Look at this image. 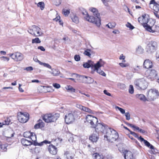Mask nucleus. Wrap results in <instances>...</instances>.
Wrapping results in <instances>:
<instances>
[{
	"mask_svg": "<svg viewBox=\"0 0 159 159\" xmlns=\"http://www.w3.org/2000/svg\"><path fill=\"white\" fill-rule=\"evenodd\" d=\"M143 16L142 17H139L138 18V21L139 23L143 25Z\"/></svg>",
	"mask_w": 159,
	"mask_h": 159,
	"instance_id": "obj_56",
	"label": "nucleus"
},
{
	"mask_svg": "<svg viewBox=\"0 0 159 159\" xmlns=\"http://www.w3.org/2000/svg\"><path fill=\"white\" fill-rule=\"evenodd\" d=\"M148 44L150 46H151L156 50L157 49V43L155 41H151Z\"/></svg>",
	"mask_w": 159,
	"mask_h": 159,
	"instance_id": "obj_28",
	"label": "nucleus"
},
{
	"mask_svg": "<svg viewBox=\"0 0 159 159\" xmlns=\"http://www.w3.org/2000/svg\"><path fill=\"white\" fill-rule=\"evenodd\" d=\"M156 60L159 61V51H158L157 52L156 54Z\"/></svg>",
	"mask_w": 159,
	"mask_h": 159,
	"instance_id": "obj_59",
	"label": "nucleus"
},
{
	"mask_svg": "<svg viewBox=\"0 0 159 159\" xmlns=\"http://www.w3.org/2000/svg\"><path fill=\"white\" fill-rule=\"evenodd\" d=\"M39 64L42 66H43L44 67H46L50 69H52L51 66L48 64L46 63L42 62L41 61H39Z\"/></svg>",
	"mask_w": 159,
	"mask_h": 159,
	"instance_id": "obj_34",
	"label": "nucleus"
},
{
	"mask_svg": "<svg viewBox=\"0 0 159 159\" xmlns=\"http://www.w3.org/2000/svg\"><path fill=\"white\" fill-rule=\"evenodd\" d=\"M106 135L104 136V138H106L107 140L109 141H115L118 138L117 133L114 129L110 128H108L105 133Z\"/></svg>",
	"mask_w": 159,
	"mask_h": 159,
	"instance_id": "obj_2",
	"label": "nucleus"
},
{
	"mask_svg": "<svg viewBox=\"0 0 159 159\" xmlns=\"http://www.w3.org/2000/svg\"><path fill=\"white\" fill-rule=\"evenodd\" d=\"M74 59L75 61H78L80 60V57L79 55H75L74 56Z\"/></svg>",
	"mask_w": 159,
	"mask_h": 159,
	"instance_id": "obj_53",
	"label": "nucleus"
},
{
	"mask_svg": "<svg viewBox=\"0 0 159 159\" xmlns=\"http://www.w3.org/2000/svg\"><path fill=\"white\" fill-rule=\"evenodd\" d=\"M37 5L38 7H40V9L42 10H43L44 8V4L43 2H39Z\"/></svg>",
	"mask_w": 159,
	"mask_h": 159,
	"instance_id": "obj_40",
	"label": "nucleus"
},
{
	"mask_svg": "<svg viewBox=\"0 0 159 159\" xmlns=\"http://www.w3.org/2000/svg\"><path fill=\"white\" fill-rule=\"evenodd\" d=\"M73 22L75 24H78L79 23V19L78 16L76 15H73V16L71 17Z\"/></svg>",
	"mask_w": 159,
	"mask_h": 159,
	"instance_id": "obj_29",
	"label": "nucleus"
},
{
	"mask_svg": "<svg viewBox=\"0 0 159 159\" xmlns=\"http://www.w3.org/2000/svg\"><path fill=\"white\" fill-rule=\"evenodd\" d=\"M86 120L91 125V127L95 128L96 131L100 132L105 133L107 129L109 128L104 123H98V119L96 117L90 115H88L86 116Z\"/></svg>",
	"mask_w": 159,
	"mask_h": 159,
	"instance_id": "obj_1",
	"label": "nucleus"
},
{
	"mask_svg": "<svg viewBox=\"0 0 159 159\" xmlns=\"http://www.w3.org/2000/svg\"><path fill=\"white\" fill-rule=\"evenodd\" d=\"M1 58H3V60L4 61H9V57H1Z\"/></svg>",
	"mask_w": 159,
	"mask_h": 159,
	"instance_id": "obj_62",
	"label": "nucleus"
},
{
	"mask_svg": "<svg viewBox=\"0 0 159 159\" xmlns=\"http://www.w3.org/2000/svg\"><path fill=\"white\" fill-rule=\"evenodd\" d=\"M134 85L139 90L146 89L148 86V83L144 78L138 79L134 81Z\"/></svg>",
	"mask_w": 159,
	"mask_h": 159,
	"instance_id": "obj_4",
	"label": "nucleus"
},
{
	"mask_svg": "<svg viewBox=\"0 0 159 159\" xmlns=\"http://www.w3.org/2000/svg\"><path fill=\"white\" fill-rule=\"evenodd\" d=\"M7 144H1L0 145L1 151L2 152H6L7 150Z\"/></svg>",
	"mask_w": 159,
	"mask_h": 159,
	"instance_id": "obj_33",
	"label": "nucleus"
},
{
	"mask_svg": "<svg viewBox=\"0 0 159 159\" xmlns=\"http://www.w3.org/2000/svg\"><path fill=\"white\" fill-rule=\"evenodd\" d=\"M143 49L140 46H139L136 49V52L138 54H141L143 52Z\"/></svg>",
	"mask_w": 159,
	"mask_h": 159,
	"instance_id": "obj_39",
	"label": "nucleus"
},
{
	"mask_svg": "<svg viewBox=\"0 0 159 159\" xmlns=\"http://www.w3.org/2000/svg\"><path fill=\"white\" fill-rule=\"evenodd\" d=\"M116 25L115 23H109L108 24L106 25V26H107L108 28L112 29L114 28Z\"/></svg>",
	"mask_w": 159,
	"mask_h": 159,
	"instance_id": "obj_42",
	"label": "nucleus"
},
{
	"mask_svg": "<svg viewBox=\"0 0 159 159\" xmlns=\"http://www.w3.org/2000/svg\"><path fill=\"white\" fill-rule=\"evenodd\" d=\"M104 64V62L102 60L100 59L96 64H95L94 67L97 73L103 76H105L106 75V74L100 68V67L103 66Z\"/></svg>",
	"mask_w": 159,
	"mask_h": 159,
	"instance_id": "obj_8",
	"label": "nucleus"
},
{
	"mask_svg": "<svg viewBox=\"0 0 159 159\" xmlns=\"http://www.w3.org/2000/svg\"><path fill=\"white\" fill-rule=\"evenodd\" d=\"M98 139V134L97 133L93 134L89 138V140L93 142H96Z\"/></svg>",
	"mask_w": 159,
	"mask_h": 159,
	"instance_id": "obj_21",
	"label": "nucleus"
},
{
	"mask_svg": "<svg viewBox=\"0 0 159 159\" xmlns=\"http://www.w3.org/2000/svg\"><path fill=\"white\" fill-rule=\"evenodd\" d=\"M15 61H22L24 58V55L20 52H16L12 53H10L8 55Z\"/></svg>",
	"mask_w": 159,
	"mask_h": 159,
	"instance_id": "obj_9",
	"label": "nucleus"
},
{
	"mask_svg": "<svg viewBox=\"0 0 159 159\" xmlns=\"http://www.w3.org/2000/svg\"><path fill=\"white\" fill-rule=\"evenodd\" d=\"M82 110L84 111L87 112L89 113H93V111L91 109H90L88 107H86L84 106V107H83Z\"/></svg>",
	"mask_w": 159,
	"mask_h": 159,
	"instance_id": "obj_35",
	"label": "nucleus"
},
{
	"mask_svg": "<svg viewBox=\"0 0 159 159\" xmlns=\"http://www.w3.org/2000/svg\"><path fill=\"white\" fill-rule=\"evenodd\" d=\"M94 65L93 61L91 60H88L87 62L84 63L83 65L84 68H89L90 67H94Z\"/></svg>",
	"mask_w": 159,
	"mask_h": 159,
	"instance_id": "obj_18",
	"label": "nucleus"
},
{
	"mask_svg": "<svg viewBox=\"0 0 159 159\" xmlns=\"http://www.w3.org/2000/svg\"><path fill=\"white\" fill-rule=\"evenodd\" d=\"M75 120L74 114L73 113H69L65 116V121L66 123L69 124L73 122Z\"/></svg>",
	"mask_w": 159,
	"mask_h": 159,
	"instance_id": "obj_12",
	"label": "nucleus"
},
{
	"mask_svg": "<svg viewBox=\"0 0 159 159\" xmlns=\"http://www.w3.org/2000/svg\"><path fill=\"white\" fill-rule=\"evenodd\" d=\"M152 150H151L149 152L151 154H156L157 152V150L154 147V148L153 149H151Z\"/></svg>",
	"mask_w": 159,
	"mask_h": 159,
	"instance_id": "obj_49",
	"label": "nucleus"
},
{
	"mask_svg": "<svg viewBox=\"0 0 159 159\" xmlns=\"http://www.w3.org/2000/svg\"><path fill=\"white\" fill-rule=\"evenodd\" d=\"M21 142L23 146L26 147L30 146L32 143V142L30 140H27L24 138L21 139Z\"/></svg>",
	"mask_w": 159,
	"mask_h": 159,
	"instance_id": "obj_20",
	"label": "nucleus"
},
{
	"mask_svg": "<svg viewBox=\"0 0 159 159\" xmlns=\"http://www.w3.org/2000/svg\"><path fill=\"white\" fill-rule=\"evenodd\" d=\"M76 107L77 108L81 109V110H82L83 107H84V106H82V105L80 104H77L76 105Z\"/></svg>",
	"mask_w": 159,
	"mask_h": 159,
	"instance_id": "obj_64",
	"label": "nucleus"
},
{
	"mask_svg": "<svg viewBox=\"0 0 159 159\" xmlns=\"http://www.w3.org/2000/svg\"><path fill=\"white\" fill-rule=\"evenodd\" d=\"M118 87L121 89H124L126 88L125 85L121 83H118L117 84Z\"/></svg>",
	"mask_w": 159,
	"mask_h": 159,
	"instance_id": "obj_41",
	"label": "nucleus"
},
{
	"mask_svg": "<svg viewBox=\"0 0 159 159\" xmlns=\"http://www.w3.org/2000/svg\"><path fill=\"white\" fill-rule=\"evenodd\" d=\"M146 74L148 75V78L152 80L156 79L157 75L156 71L154 70H148L146 72Z\"/></svg>",
	"mask_w": 159,
	"mask_h": 159,
	"instance_id": "obj_11",
	"label": "nucleus"
},
{
	"mask_svg": "<svg viewBox=\"0 0 159 159\" xmlns=\"http://www.w3.org/2000/svg\"><path fill=\"white\" fill-rule=\"evenodd\" d=\"M38 48L41 51H45V49L42 46H39L38 47Z\"/></svg>",
	"mask_w": 159,
	"mask_h": 159,
	"instance_id": "obj_63",
	"label": "nucleus"
},
{
	"mask_svg": "<svg viewBox=\"0 0 159 159\" xmlns=\"http://www.w3.org/2000/svg\"><path fill=\"white\" fill-rule=\"evenodd\" d=\"M152 9L155 12L159 11V4L157 3L152 6Z\"/></svg>",
	"mask_w": 159,
	"mask_h": 159,
	"instance_id": "obj_37",
	"label": "nucleus"
},
{
	"mask_svg": "<svg viewBox=\"0 0 159 159\" xmlns=\"http://www.w3.org/2000/svg\"><path fill=\"white\" fill-rule=\"evenodd\" d=\"M119 65L122 67H125L129 66V64L128 63H124L123 62H121L119 63Z\"/></svg>",
	"mask_w": 159,
	"mask_h": 159,
	"instance_id": "obj_45",
	"label": "nucleus"
},
{
	"mask_svg": "<svg viewBox=\"0 0 159 159\" xmlns=\"http://www.w3.org/2000/svg\"><path fill=\"white\" fill-rule=\"evenodd\" d=\"M43 144V142H41L40 143H38L37 142H34V145L35 146H42Z\"/></svg>",
	"mask_w": 159,
	"mask_h": 159,
	"instance_id": "obj_58",
	"label": "nucleus"
},
{
	"mask_svg": "<svg viewBox=\"0 0 159 159\" xmlns=\"http://www.w3.org/2000/svg\"><path fill=\"white\" fill-rule=\"evenodd\" d=\"M103 93L107 95V96H111V93L109 92H108L107 91V90H104L103 91Z\"/></svg>",
	"mask_w": 159,
	"mask_h": 159,
	"instance_id": "obj_61",
	"label": "nucleus"
},
{
	"mask_svg": "<svg viewBox=\"0 0 159 159\" xmlns=\"http://www.w3.org/2000/svg\"><path fill=\"white\" fill-rule=\"evenodd\" d=\"M74 75H75L77 78V80H78L79 82H80L84 83V80H85L86 76L83 75H80L75 74H74Z\"/></svg>",
	"mask_w": 159,
	"mask_h": 159,
	"instance_id": "obj_22",
	"label": "nucleus"
},
{
	"mask_svg": "<svg viewBox=\"0 0 159 159\" xmlns=\"http://www.w3.org/2000/svg\"><path fill=\"white\" fill-rule=\"evenodd\" d=\"M31 133L30 131L25 132L23 134V136L25 137L29 138L31 135Z\"/></svg>",
	"mask_w": 159,
	"mask_h": 159,
	"instance_id": "obj_44",
	"label": "nucleus"
},
{
	"mask_svg": "<svg viewBox=\"0 0 159 159\" xmlns=\"http://www.w3.org/2000/svg\"><path fill=\"white\" fill-rule=\"evenodd\" d=\"M115 108L116 110L118 109V110L119 111H120V112L122 114H124L125 113V110H124V109H123L120 107H119L118 106H116Z\"/></svg>",
	"mask_w": 159,
	"mask_h": 159,
	"instance_id": "obj_47",
	"label": "nucleus"
},
{
	"mask_svg": "<svg viewBox=\"0 0 159 159\" xmlns=\"http://www.w3.org/2000/svg\"><path fill=\"white\" fill-rule=\"evenodd\" d=\"M139 138L140 141L141 142H143L145 145L147 147L151 149H153L154 148V146L150 144L148 142L145 140L141 136H140Z\"/></svg>",
	"mask_w": 159,
	"mask_h": 159,
	"instance_id": "obj_19",
	"label": "nucleus"
},
{
	"mask_svg": "<svg viewBox=\"0 0 159 159\" xmlns=\"http://www.w3.org/2000/svg\"><path fill=\"white\" fill-rule=\"evenodd\" d=\"M48 150L49 152L52 155H55L57 154V148L52 144L48 146Z\"/></svg>",
	"mask_w": 159,
	"mask_h": 159,
	"instance_id": "obj_16",
	"label": "nucleus"
},
{
	"mask_svg": "<svg viewBox=\"0 0 159 159\" xmlns=\"http://www.w3.org/2000/svg\"><path fill=\"white\" fill-rule=\"evenodd\" d=\"M11 122L10 119L8 118L6 119L3 123V125H8L10 124Z\"/></svg>",
	"mask_w": 159,
	"mask_h": 159,
	"instance_id": "obj_51",
	"label": "nucleus"
},
{
	"mask_svg": "<svg viewBox=\"0 0 159 159\" xmlns=\"http://www.w3.org/2000/svg\"><path fill=\"white\" fill-rule=\"evenodd\" d=\"M143 27L145 28L144 25H145L146 24H147L148 20H149V19H148V18L147 17H146L145 15V16H143Z\"/></svg>",
	"mask_w": 159,
	"mask_h": 159,
	"instance_id": "obj_32",
	"label": "nucleus"
},
{
	"mask_svg": "<svg viewBox=\"0 0 159 159\" xmlns=\"http://www.w3.org/2000/svg\"><path fill=\"white\" fill-rule=\"evenodd\" d=\"M41 29L38 26L33 25L28 30V32L35 37H38L41 36L43 33L40 31Z\"/></svg>",
	"mask_w": 159,
	"mask_h": 159,
	"instance_id": "obj_7",
	"label": "nucleus"
},
{
	"mask_svg": "<svg viewBox=\"0 0 159 159\" xmlns=\"http://www.w3.org/2000/svg\"><path fill=\"white\" fill-rule=\"evenodd\" d=\"M125 116L126 117V119L127 120H129L130 119V115L129 112H126L125 113Z\"/></svg>",
	"mask_w": 159,
	"mask_h": 159,
	"instance_id": "obj_54",
	"label": "nucleus"
},
{
	"mask_svg": "<svg viewBox=\"0 0 159 159\" xmlns=\"http://www.w3.org/2000/svg\"><path fill=\"white\" fill-rule=\"evenodd\" d=\"M154 25V21L151 20L149 19L148 23L145 25H144L145 29L147 31L151 32H154L152 29V28Z\"/></svg>",
	"mask_w": 159,
	"mask_h": 159,
	"instance_id": "obj_13",
	"label": "nucleus"
},
{
	"mask_svg": "<svg viewBox=\"0 0 159 159\" xmlns=\"http://www.w3.org/2000/svg\"><path fill=\"white\" fill-rule=\"evenodd\" d=\"M59 116L58 113L46 114L43 116V119L46 122H52L56 121Z\"/></svg>",
	"mask_w": 159,
	"mask_h": 159,
	"instance_id": "obj_5",
	"label": "nucleus"
},
{
	"mask_svg": "<svg viewBox=\"0 0 159 159\" xmlns=\"http://www.w3.org/2000/svg\"><path fill=\"white\" fill-rule=\"evenodd\" d=\"M90 50L88 49L86 50H85L84 51V54L86 56H88L89 57L91 55V54H90Z\"/></svg>",
	"mask_w": 159,
	"mask_h": 159,
	"instance_id": "obj_46",
	"label": "nucleus"
},
{
	"mask_svg": "<svg viewBox=\"0 0 159 159\" xmlns=\"http://www.w3.org/2000/svg\"><path fill=\"white\" fill-rule=\"evenodd\" d=\"M159 92L155 89H151L149 90L147 93V96L149 101H154L158 98Z\"/></svg>",
	"mask_w": 159,
	"mask_h": 159,
	"instance_id": "obj_6",
	"label": "nucleus"
},
{
	"mask_svg": "<svg viewBox=\"0 0 159 159\" xmlns=\"http://www.w3.org/2000/svg\"><path fill=\"white\" fill-rule=\"evenodd\" d=\"M66 89L68 92H71V93L75 92V89L73 88V87L70 85H67L66 87Z\"/></svg>",
	"mask_w": 159,
	"mask_h": 159,
	"instance_id": "obj_30",
	"label": "nucleus"
},
{
	"mask_svg": "<svg viewBox=\"0 0 159 159\" xmlns=\"http://www.w3.org/2000/svg\"><path fill=\"white\" fill-rule=\"evenodd\" d=\"M129 92L131 94H133L134 92L133 86L132 85H129Z\"/></svg>",
	"mask_w": 159,
	"mask_h": 159,
	"instance_id": "obj_48",
	"label": "nucleus"
},
{
	"mask_svg": "<svg viewBox=\"0 0 159 159\" xmlns=\"http://www.w3.org/2000/svg\"><path fill=\"white\" fill-rule=\"evenodd\" d=\"M143 66L144 68L146 69L151 68L152 66V63L150 60L146 59L144 61Z\"/></svg>",
	"mask_w": 159,
	"mask_h": 159,
	"instance_id": "obj_17",
	"label": "nucleus"
},
{
	"mask_svg": "<svg viewBox=\"0 0 159 159\" xmlns=\"http://www.w3.org/2000/svg\"><path fill=\"white\" fill-rule=\"evenodd\" d=\"M136 97L141 101L144 102H146V101H149V100L147 99L143 94H137L136 95Z\"/></svg>",
	"mask_w": 159,
	"mask_h": 159,
	"instance_id": "obj_24",
	"label": "nucleus"
},
{
	"mask_svg": "<svg viewBox=\"0 0 159 159\" xmlns=\"http://www.w3.org/2000/svg\"><path fill=\"white\" fill-rule=\"evenodd\" d=\"M146 50L148 53H151L154 52L156 50L148 44L146 48Z\"/></svg>",
	"mask_w": 159,
	"mask_h": 159,
	"instance_id": "obj_25",
	"label": "nucleus"
},
{
	"mask_svg": "<svg viewBox=\"0 0 159 159\" xmlns=\"http://www.w3.org/2000/svg\"><path fill=\"white\" fill-rule=\"evenodd\" d=\"M66 154L67 157V158L68 159H72L73 158V157L70 155V154H69L68 152H66Z\"/></svg>",
	"mask_w": 159,
	"mask_h": 159,
	"instance_id": "obj_55",
	"label": "nucleus"
},
{
	"mask_svg": "<svg viewBox=\"0 0 159 159\" xmlns=\"http://www.w3.org/2000/svg\"><path fill=\"white\" fill-rule=\"evenodd\" d=\"M123 152L125 159H134V157L133 154L130 151L125 150Z\"/></svg>",
	"mask_w": 159,
	"mask_h": 159,
	"instance_id": "obj_14",
	"label": "nucleus"
},
{
	"mask_svg": "<svg viewBox=\"0 0 159 159\" xmlns=\"http://www.w3.org/2000/svg\"><path fill=\"white\" fill-rule=\"evenodd\" d=\"M38 122V123L35 124L34 126L35 129L42 128L44 126V124L42 120H39Z\"/></svg>",
	"mask_w": 159,
	"mask_h": 159,
	"instance_id": "obj_23",
	"label": "nucleus"
},
{
	"mask_svg": "<svg viewBox=\"0 0 159 159\" xmlns=\"http://www.w3.org/2000/svg\"><path fill=\"white\" fill-rule=\"evenodd\" d=\"M89 10L93 13V15L95 16L93 17L92 23L95 24L98 27L100 26L101 24V20L100 13L98 12V9L94 7H90L89 8Z\"/></svg>",
	"mask_w": 159,
	"mask_h": 159,
	"instance_id": "obj_3",
	"label": "nucleus"
},
{
	"mask_svg": "<svg viewBox=\"0 0 159 159\" xmlns=\"http://www.w3.org/2000/svg\"><path fill=\"white\" fill-rule=\"evenodd\" d=\"M126 26L128 28H129L130 30H133L134 28V26L129 22H128L126 24Z\"/></svg>",
	"mask_w": 159,
	"mask_h": 159,
	"instance_id": "obj_50",
	"label": "nucleus"
},
{
	"mask_svg": "<svg viewBox=\"0 0 159 159\" xmlns=\"http://www.w3.org/2000/svg\"><path fill=\"white\" fill-rule=\"evenodd\" d=\"M52 85L54 87L57 89H59L61 87L60 85L57 83L53 84Z\"/></svg>",
	"mask_w": 159,
	"mask_h": 159,
	"instance_id": "obj_57",
	"label": "nucleus"
},
{
	"mask_svg": "<svg viewBox=\"0 0 159 159\" xmlns=\"http://www.w3.org/2000/svg\"><path fill=\"white\" fill-rule=\"evenodd\" d=\"M52 71H50V73L54 76H56L58 75L60 73V71L57 69L53 68L51 69Z\"/></svg>",
	"mask_w": 159,
	"mask_h": 159,
	"instance_id": "obj_26",
	"label": "nucleus"
},
{
	"mask_svg": "<svg viewBox=\"0 0 159 159\" xmlns=\"http://www.w3.org/2000/svg\"><path fill=\"white\" fill-rule=\"evenodd\" d=\"M84 83L90 84L92 83L93 81V80L92 78L86 76L85 80H84Z\"/></svg>",
	"mask_w": 159,
	"mask_h": 159,
	"instance_id": "obj_31",
	"label": "nucleus"
},
{
	"mask_svg": "<svg viewBox=\"0 0 159 159\" xmlns=\"http://www.w3.org/2000/svg\"><path fill=\"white\" fill-rule=\"evenodd\" d=\"M93 157L94 159H104L103 156L98 153L93 154Z\"/></svg>",
	"mask_w": 159,
	"mask_h": 159,
	"instance_id": "obj_27",
	"label": "nucleus"
},
{
	"mask_svg": "<svg viewBox=\"0 0 159 159\" xmlns=\"http://www.w3.org/2000/svg\"><path fill=\"white\" fill-rule=\"evenodd\" d=\"M40 43L41 41L38 38H36L34 39H33L32 40V43Z\"/></svg>",
	"mask_w": 159,
	"mask_h": 159,
	"instance_id": "obj_43",
	"label": "nucleus"
},
{
	"mask_svg": "<svg viewBox=\"0 0 159 159\" xmlns=\"http://www.w3.org/2000/svg\"><path fill=\"white\" fill-rule=\"evenodd\" d=\"M157 3L155 2V0H152L149 3V7L152 8V5L153 6L155 5V4Z\"/></svg>",
	"mask_w": 159,
	"mask_h": 159,
	"instance_id": "obj_52",
	"label": "nucleus"
},
{
	"mask_svg": "<svg viewBox=\"0 0 159 159\" xmlns=\"http://www.w3.org/2000/svg\"><path fill=\"white\" fill-rule=\"evenodd\" d=\"M29 114L28 113H22L21 112L20 115H18V120L20 122L25 123L29 119Z\"/></svg>",
	"mask_w": 159,
	"mask_h": 159,
	"instance_id": "obj_10",
	"label": "nucleus"
},
{
	"mask_svg": "<svg viewBox=\"0 0 159 159\" xmlns=\"http://www.w3.org/2000/svg\"><path fill=\"white\" fill-rule=\"evenodd\" d=\"M24 70H26L28 71H31L33 70V68L31 66H29L25 68Z\"/></svg>",
	"mask_w": 159,
	"mask_h": 159,
	"instance_id": "obj_60",
	"label": "nucleus"
},
{
	"mask_svg": "<svg viewBox=\"0 0 159 159\" xmlns=\"http://www.w3.org/2000/svg\"><path fill=\"white\" fill-rule=\"evenodd\" d=\"M82 13L85 19L89 22L92 23L93 20V17L92 16H89L87 12L85 10H84L82 11Z\"/></svg>",
	"mask_w": 159,
	"mask_h": 159,
	"instance_id": "obj_15",
	"label": "nucleus"
},
{
	"mask_svg": "<svg viewBox=\"0 0 159 159\" xmlns=\"http://www.w3.org/2000/svg\"><path fill=\"white\" fill-rule=\"evenodd\" d=\"M30 139L33 142H35L36 140V136L35 134L33 132L31 133V135L30 137Z\"/></svg>",
	"mask_w": 159,
	"mask_h": 159,
	"instance_id": "obj_36",
	"label": "nucleus"
},
{
	"mask_svg": "<svg viewBox=\"0 0 159 159\" xmlns=\"http://www.w3.org/2000/svg\"><path fill=\"white\" fill-rule=\"evenodd\" d=\"M62 13L65 16H68L70 13V11L69 10L64 9L62 10Z\"/></svg>",
	"mask_w": 159,
	"mask_h": 159,
	"instance_id": "obj_38",
	"label": "nucleus"
}]
</instances>
